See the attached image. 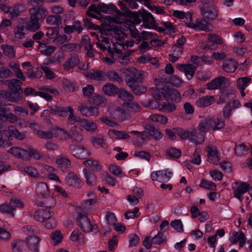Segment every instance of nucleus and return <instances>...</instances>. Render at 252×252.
Returning <instances> with one entry per match:
<instances>
[{
    "label": "nucleus",
    "mask_w": 252,
    "mask_h": 252,
    "mask_svg": "<svg viewBox=\"0 0 252 252\" xmlns=\"http://www.w3.org/2000/svg\"><path fill=\"white\" fill-rule=\"evenodd\" d=\"M123 106L127 111L133 112H137L141 110L140 105L135 102L124 103Z\"/></svg>",
    "instance_id": "44"
},
{
    "label": "nucleus",
    "mask_w": 252,
    "mask_h": 252,
    "mask_svg": "<svg viewBox=\"0 0 252 252\" xmlns=\"http://www.w3.org/2000/svg\"><path fill=\"white\" fill-rule=\"evenodd\" d=\"M77 223L78 225L85 232H90L94 231L97 233L98 231V228L96 224H92L88 217L80 213L77 218Z\"/></svg>",
    "instance_id": "5"
},
{
    "label": "nucleus",
    "mask_w": 252,
    "mask_h": 252,
    "mask_svg": "<svg viewBox=\"0 0 252 252\" xmlns=\"http://www.w3.org/2000/svg\"><path fill=\"white\" fill-rule=\"evenodd\" d=\"M207 21L203 19V20H197L195 24L191 23L188 25V27L192 29H199L202 30L206 31L210 27L209 25L207 23Z\"/></svg>",
    "instance_id": "36"
},
{
    "label": "nucleus",
    "mask_w": 252,
    "mask_h": 252,
    "mask_svg": "<svg viewBox=\"0 0 252 252\" xmlns=\"http://www.w3.org/2000/svg\"><path fill=\"white\" fill-rule=\"evenodd\" d=\"M29 13L32 14L38 20H44L48 15L49 12L44 7H32L29 9Z\"/></svg>",
    "instance_id": "13"
},
{
    "label": "nucleus",
    "mask_w": 252,
    "mask_h": 252,
    "mask_svg": "<svg viewBox=\"0 0 252 252\" xmlns=\"http://www.w3.org/2000/svg\"><path fill=\"white\" fill-rule=\"evenodd\" d=\"M208 40L211 42L217 44H221L223 42L221 37L217 34L213 33H209L208 34Z\"/></svg>",
    "instance_id": "61"
},
{
    "label": "nucleus",
    "mask_w": 252,
    "mask_h": 252,
    "mask_svg": "<svg viewBox=\"0 0 252 252\" xmlns=\"http://www.w3.org/2000/svg\"><path fill=\"white\" fill-rule=\"evenodd\" d=\"M157 37V35L156 33L152 32L143 31L140 34L138 43H139L142 40H147L149 39L156 40Z\"/></svg>",
    "instance_id": "46"
},
{
    "label": "nucleus",
    "mask_w": 252,
    "mask_h": 252,
    "mask_svg": "<svg viewBox=\"0 0 252 252\" xmlns=\"http://www.w3.org/2000/svg\"><path fill=\"white\" fill-rule=\"evenodd\" d=\"M51 238L55 244H58L62 241L63 236L59 230H56L52 233Z\"/></svg>",
    "instance_id": "63"
},
{
    "label": "nucleus",
    "mask_w": 252,
    "mask_h": 252,
    "mask_svg": "<svg viewBox=\"0 0 252 252\" xmlns=\"http://www.w3.org/2000/svg\"><path fill=\"white\" fill-rule=\"evenodd\" d=\"M80 60L78 55L75 54H72L70 58L65 61L63 64V68L65 71H69L70 69H72L75 66L79 64Z\"/></svg>",
    "instance_id": "21"
},
{
    "label": "nucleus",
    "mask_w": 252,
    "mask_h": 252,
    "mask_svg": "<svg viewBox=\"0 0 252 252\" xmlns=\"http://www.w3.org/2000/svg\"><path fill=\"white\" fill-rule=\"evenodd\" d=\"M92 142L94 145H98L104 149L107 148L106 141L103 137H93L92 139Z\"/></svg>",
    "instance_id": "60"
},
{
    "label": "nucleus",
    "mask_w": 252,
    "mask_h": 252,
    "mask_svg": "<svg viewBox=\"0 0 252 252\" xmlns=\"http://www.w3.org/2000/svg\"><path fill=\"white\" fill-rule=\"evenodd\" d=\"M69 150L74 157L79 159H86L90 155L89 152L83 146L71 145Z\"/></svg>",
    "instance_id": "9"
},
{
    "label": "nucleus",
    "mask_w": 252,
    "mask_h": 252,
    "mask_svg": "<svg viewBox=\"0 0 252 252\" xmlns=\"http://www.w3.org/2000/svg\"><path fill=\"white\" fill-rule=\"evenodd\" d=\"M141 17L142 20L144 23H149L152 25H154L156 23L155 18L149 12H144L142 13Z\"/></svg>",
    "instance_id": "52"
},
{
    "label": "nucleus",
    "mask_w": 252,
    "mask_h": 252,
    "mask_svg": "<svg viewBox=\"0 0 252 252\" xmlns=\"http://www.w3.org/2000/svg\"><path fill=\"white\" fill-rule=\"evenodd\" d=\"M228 79L224 77L220 76L212 80L206 84L207 88L213 90L224 88L226 86Z\"/></svg>",
    "instance_id": "10"
},
{
    "label": "nucleus",
    "mask_w": 252,
    "mask_h": 252,
    "mask_svg": "<svg viewBox=\"0 0 252 252\" xmlns=\"http://www.w3.org/2000/svg\"><path fill=\"white\" fill-rule=\"evenodd\" d=\"M167 82L168 81L166 77L155 79L156 84L158 88H153L151 89V94L155 99L161 100L162 98H164L162 94V90L161 89V88H163V87H162L161 85L165 86L164 84L167 83Z\"/></svg>",
    "instance_id": "7"
},
{
    "label": "nucleus",
    "mask_w": 252,
    "mask_h": 252,
    "mask_svg": "<svg viewBox=\"0 0 252 252\" xmlns=\"http://www.w3.org/2000/svg\"><path fill=\"white\" fill-rule=\"evenodd\" d=\"M230 240L234 244L239 242L240 246L242 247L245 243V235L243 232L233 231Z\"/></svg>",
    "instance_id": "32"
},
{
    "label": "nucleus",
    "mask_w": 252,
    "mask_h": 252,
    "mask_svg": "<svg viewBox=\"0 0 252 252\" xmlns=\"http://www.w3.org/2000/svg\"><path fill=\"white\" fill-rule=\"evenodd\" d=\"M102 91L106 95L114 96L117 94L119 89L112 83H107L103 86Z\"/></svg>",
    "instance_id": "31"
},
{
    "label": "nucleus",
    "mask_w": 252,
    "mask_h": 252,
    "mask_svg": "<svg viewBox=\"0 0 252 252\" xmlns=\"http://www.w3.org/2000/svg\"><path fill=\"white\" fill-rule=\"evenodd\" d=\"M101 178L102 181L105 182L111 186H114L115 185V179L107 172L102 173Z\"/></svg>",
    "instance_id": "58"
},
{
    "label": "nucleus",
    "mask_w": 252,
    "mask_h": 252,
    "mask_svg": "<svg viewBox=\"0 0 252 252\" xmlns=\"http://www.w3.org/2000/svg\"><path fill=\"white\" fill-rule=\"evenodd\" d=\"M206 151L207 153L208 161L210 163L216 165L218 164L220 159L217 148L212 145H209L207 147Z\"/></svg>",
    "instance_id": "14"
},
{
    "label": "nucleus",
    "mask_w": 252,
    "mask_h": 252,
    "mask_svg": "<svg viewBox=\"0 0 252 252\" xmlns=\"http://www.w3.org/2000/svg\"><path fill=\"white\" fill-rule=\"evenodd\" d=\"M224 126V121L222 119L208 117L200 121L197 128L199 132L205 133L211 129L214 131L219 130L222 128Z\"/></svg>",
    "instance_id": "3"
},
{
    "label": "nucleus",
    "mask_w": 252,
    "mask_h": 252,
    "mask_svg": "<svg viewBox=\"0 0 252 252\" xmlns=\"http://www.w3.org/2000/svg\"><path fill=\"white\" fill-rule=\"evenodd\" d=\"M160 40H152L150 42L143 41L140 45L139 49L141 53H144L151 48L150 45L153 44V43H155L158 45L160 46L162 44Z\"/></svg>",
    "instance_id": "39"
},
{
    "label": "nucleus",
    "mask_w": 252,
    "mask_h": 252,
    "mask_svg": "<svg viewBox=\"0 0 252 252\" xmlns=\"http://www.w3.org/2000/svg\"><path fill=\"white\" fill-rule=\"evenodd\" d=\"M118 96L122 100L125 101H132L133 99V96L130 93L125 90H121L118 91Z\"/></svg>",
    "instance_id": "45"
},
{
    "label": "nucleus",
    "mask_w": 252,
    "mask_h": 252,
    "mask_svg": "<svg viewBox=\"0 0 252 252\" xmlns=\"http://www.w3.org/2000/svg\"><path fill=\"white\" fill-rule=\"evenodd\" d=\"M79 125L88 132H94L97 128V125L94 122L86 119H82Z\"/></svg>",
    "instance_id": "29"
},
{
    "label": "nucleus",
    "mask_w": 252,
    "mask_h": 252,
    "mask_svg": "<svg viewBox=\"0 0 252 252\" xmlns=\"http://www.w3.org/2000/svg\"><path fill=\"white\" fill-rule=\"evenodd\" d=\"M166 240L165 237L164 236L162 233L158 232V234L155 235L152 239L153 244L156 245H160Z\"/></svg>",
    "instance_id": "62"
},
{
    "label": "nucleus",
    "mask_w": 252,
    "mask_h": 252,
    "mask_svg": "<svg viewBox=\"0 0 252 252\" xmlns=\"http://www.w3.org/2000/svg\"><path fill=\"white\" fill-rule=\"evenodd\" d=\"M251 79L247 77L239 78L237 80V86L239 89H245Z\"/></svg>",
    "instance_id": "57"
},
{
    "label": "nucleus",
    "mask_w": 252,
    "mask_h": 252,
    "mask_svg": "<svg viewBox=\"0 0 252 252\" xmlns=\"http://www.w3.org/2000/svg\"><path fill=\"white\" fill-rule=\"evenodd\" d=\"M112 82H117L118 84H122L124 82L122 77L115 70H109L107 71L105 76Z\"/></svg>",
    "instance_id": "35"
},
{
    "label": "nucleus",
    "mask_w": 252,
    "mask_h": 252,
    "mask_svg": "<svg viewBox=\"0 0 252 252\" xmlns=\"http://www.w3.org/2000/svg\"><path fill=\"white\" fill-rule=\"evenodd\" d=\"M36 134L40 138L52 139L54 137L53 128L48 131L38 130Z\"/></svg>",
    "instance_id": "49"
},
{
    "label": "nucleus",
    "mask_w": 252,
    "mask_h": 252,
    "mask_svg": "<svg viewBox=\"0 0 252 252\" xmlns=\"http://www.w3.org/2000/svg\"><path fill=\"white\" fill-rule=\"evenodd\" d=\"M51 113L53 115H57L60 117H66L67 111L66 107L54 106L51 109Z\"/></svg>",
    "instance_id": "43"
},
{
    "label": "nucleus",
    "mask_w": 252,
    "mask_h": 252,
    "mask_svg": "<svg viewBox=\"0 0 252 252\" xmlns=\"http://www.w3.org/2000/svg\"><path fill=\"white\" fill-rule=\"evenodd\" d=\"M159 110L164 113H171L176 110V105L173 103H164L159 105Z\"/></svg>",
    "instance_id": "48"
},
{
    "label": "nucleus",
    "mask_w": 252,
    "mask_h": 252,
    "mask_svg": "<svg viewBox=\"0 0 252 252\" xmlns=\"http://www.w3.org/2000/svg\"><path fill=\"white\" fill-rule=\"evenodd\" d=\"M84 75L92 80L96 81H105L106 80L105 72L100 70H90L85 72Z\"/></svg>",
    "instance_id": "15"
},
{
    "label": "nucleus",
    "mask_w": 252,
    "mask_h": 252,
    "mask_svg": "<svg viewBox=\"0 0 252 252\" xmlns=\"http://www.w3.org/2000/svg\"><path fill=\"white\" fill-rule=\"evenodd\" d=\"M6 84L11 91H14L18 94H22V90L21 87L22 82L17 79L8 80L6 81Z\"/></svg>",
    "instance_id": "26"
},
{
    "label": "nucleus",
    "mask_w": 252,
    "mask_h": 252,
    "mask_svg": "<svg viewBox=\"0 0 252 252\" xmlns=\"http://www.w3.org/2000/svg\"><path fill=\"white\" fill-rule=\"evenodd\" d=\"M26 26L23 25L18 24L14 28V34L15 38L18 39L24 38L25 36V30Z\"/></svg>",
    "instance_id": "41"
},
{
    "label": "nucleus",
    "mask_w": 252,
    "mask_h": 252,
    "mask_svg": "<svg viewBox=\"0 0 252 252\" xmlns=\"http://www.w3.org/2000/svg\"><path fill=\"white\" fill-rule=\"evenodd\" d=\"M53 214L54 212L51 211L49 208L39 209L35 211L33 214V218L38 221L44 222L46 220L50 219Z\"/></svg>",
    "instance_id": "12"
},
{
    "label": "nucleus",
    "mask_w": 252,
    "mask_h": 252,
    "mask_svg": "<svg viewBox=\"0 0 252 252\" xmlns=\"http://www.w3.org/2000/svg\"><path fill=\"white\" fill-rule=\"evenodd\" d=\"M56 163L63 171H66L67 168L71 165V161L66 157L60 155L56 159Z\"/></svg>",
    "instance_id": "27"
},
{
    "label": "nucleus",
    "mask_w": 252,
    "mask_h": 252,
    "mask_svg": "<svg viewBox=\"0 0 252 252\" xmlns=\"http://www.w3.org/2000/svg\"><path fill=\"white\" fill-rule=\"evenodd\" d=\"M161 89L162 90L163 97L166 100L170 99L176 102L180 101L181 99V95L176 90L165 86H164L163 88H161Z\"/></svg>",
    "instance_id": "8"
},
{
    "label": "nucleus",
    "mask_w": 252,
    "mask_h": 252,
    "mask_svg": "<svg viewBox=\"0 0 252 252\" xmlns=\"http://www.w3.org/2000/svg\"><path fill=\"white\" fill-rule=\"evenodd\" d=\"M248 149L244 143L236 144L235 148V153L238 156H242L245 154Z\"/></svg>",
    "instance_id": "59"
},
{
    "label": "nucleus",
    "mask_w": 252,
    "mask_h": 252,
    "mask_svg": "<svg viewBox=\"0 0 252 252\" xmlns=\"http://www.w3.org/2000/svg\"><path fill=\"white\" fill-rule=\"evenodd\" d=\"M118 32L119 31L116 27L105 26L102 28L101 30L100 35H96L97 41L96 42V45L97 47L102 51L107 50L108 52L109 49H112V47H111L109 38L102 36L101 34L113 35V34H118Z\"/></svg>",
    "instance_id": "4"
},
{
    "label": "nucleus",
    "mask_w": 252,
    "mask_h": 252,
    "mask_svg": "<svg viewBox=\"0 0 252 252\" xmlns=\"http://www.w3.org/2000/svg\"><path fill=\"white\" fill-rule=\"evenodd\" d=\"M199 186L201 188L209 190H215L217 188L214 183L204 179L201 180Z\"/></svg>",
    "instance_id": "53"
},
{
    "label": "nucleus",
    "mask_w": 252,
    "mask_h": 252,
    "mask_svg": "<svg viewBox=\"0 0 252 252\" xmlns=\"http://www.w3.org/2000/svg\"><path fill=\"white\" fill-rule=\"evenodd\" d=\"M159 182H166L168 181L172 176L171 171H167V170H159Z\"/></svg>",
    "instance_id": "54"
},
{
    "label": "nucleus",
    "mask_w": 252,
    "mask_h": 252,
    "mask_svg": "<svg viewBox=\"0 0 252 252\" xmlns=\"http://www.w3.org/2000/svg\"><path fill=\"white\" fill-rule=\"evenodd\" d=\"M27 10L26 4L22 2L15 3L11 6L10 16L11 17H16L24 12Z\"/></svg>",
    "instance_id": "20"
},
{
    "label": "nucleus",
    "mask_w": 252,
    "mask_h": 252,
    "mask_svg": "<svg viewBox=\"0 0 252 252\" xmlns=\"http://www.w3.org/2000/svg\"><path fill=\"white\" fill-rule=\"evenodd\" d=\"M85 176L86 179L87 184L92 186L94 185L96 182V177L95 175L91 172L88 171L87 169H84Z\"/></svg>",
    "instance_id": "42"
},
{
    "label": "nucleus",
    "mask_w": 252,
    "mask_h": 252,
    "mask_svg": "<svg viewBox=\"0 0 252 252\" xmlns=\"http://www.w3.org/2000/svg\"><path fill=\"white\" fill-rule=\"evenodd\" d=\"M37 195L41 197H46L49 195V191L47 185L44 183L37 184L36 188Z\"/></svg>",
    "instance_id": "30"
},
{
    "label": "nucleus",
    "mask_w": 252,
    "mask_h": 252,
    "mask_svg": "<svg viewBox=\"0 0 252 252\" xmlns=\"http://www.w3.org/2000/svg\"><path fill=\"white\" fill-rule=\"evenodd\" d=\"M71 39V37L69 38L66 34H61L56 35V38L53 40V42L56 45H63L65 42H68Z\"/></svg>",
    "instance_id": "47"
},
{
    "label": "nucleus",
    "mask_w": 252,
    "mask_h": 252,
    "mask_svg": "<svg viewBox=\"0 0 252 252\" xmlns=\"http://www.w3.org/2000/svg\"><path fill=\"white\" fill-rule=\"evenodd\" d=\"M12 247L13 252H28L27 245L24 241H17L13 242Z\"/></svg>",
    "instance_id": "34"
},
{
    "label": "nucleus",
    "mask_w": 252,
    "mask_h": 252,
    "mask_svg": "<svg viewBox=\"0 0 252 252\" xmlns=\"http://www.w3.org/2000/svg\"><path fill=\"white\" fill-rule=\"evenodd\" d=\"M3 54L9 58H13L15 57V51L13 46L7 44H3L1 46Z\"/></svg>",
    "instance_id": "50"
},
{
    "label": "nucleus",
    "mask_w": 252,
    "mask_h": 252,
    "mask_svg": "<svg viewBox=\"0 0 252 252\" xmlns=\"http://www.w3.org/2000/svg\"><path fill=\"white\" fill-rule=\"evenodd\" d=\"M222 68L226 72H233L237 68V63L232 59H226L223 62Z\"/></svg>",
    "instance_id": "24"
},
{
    "label": "nucleus",
    "mask_w": 252,
    "mask_h": 252,
    "mask_svg": "<svg viewBox=\"0 0 252 252\" xmlns=\"http://www.w3.org/2000/svg\"><path fill=\"white\" fill-rule=\"evenodd\" d=\"M54 137L61 140L66 141L70 138V134L65 130L59 128H53Z\"/></svg>",
    "instance_id": "28"
},
{
    "label": "nucleus",
    "mask_w": 252,
    "mask_h": 252,
    "mask_svg": "<svg viewBox=\"0 0 252 252\" xmlns=\"http://www.w3.org/2000/svg\"><path fill=\"white\" fill-rule=\"evenodd\" d=\"M234 95V91L232 90H224L220 95V98L218 101V104H221L226 102L229 100L231 96Z\"/></svg>",
    "instance_id": "40"
},
{
    "label": "nucleus",
    "mask_w": 252,
    "mask_h": 252,
    "mask_svg": "<svg viewBox=\"0 0 252 252\" xmlns=\"http://www.w3.org/2000/svg\"><path fill=\"white\" fill-rule=\"evenodd\" d=\"M21 94H18L14 91L8 92L7 99L12 102H18L22 99Z\"/></svg>",
    "instance_id": "51"
},
{
    "label": "nucleus",
    "mask_w": 252,
    "mask_h": 252,
    "mask_svg": "<svg viewBox=\"0 0 252 252\" xmlns=\"http://www.w3.org/2000/svg\"><path fill=\"white\" fill-rule=\"evenodd\" d=\"M27 245L28 251H32L34 252H39V242L40 241V238L36 235L33 236H29L27 238Z\"/></svg>",
    "instance_id": "16"
},
{
    "label": "nucleus",
    "mask_w": 252,
    "mask_h": 252,
    "mask_svg": "<svg viewBox=\"0 0 252 252\" xmlns=\"http://www.w3.org/2000/svg\"><path fill=\"white\" fill-rule=\"evenodd\" d=\"M215 101L213 96H205L198 98L196 101V105L200 108L206 107L211 105Z\"/></svg>",
    "instance_id": "25"
},
{
    "label": "nucleus",
    "mask_w": 252,
    "mask_h": 252,
    "mask_svg": "<svg viewBox=\"0 0 252 252\" xmlns=\"http://www.w3.org/2000/svg\"><path fill=\"white\" fill-rule=\"evenodd\" d=\"M66 110L69 113V115L67 119L66 123L68 125H73L77 123L79 124L82 120L80 117L74 115L73 109L70 106L66 107Z\"/></svg>",
    "instance_id": "33"
},
{
    "label": "nucleus",
    "mask_w": 252,
    "mask_h": 252,
    "mask_svg": "<svg viewBox=\"0 0 252 252\" xmlns=\"http://www.w3.org/2000/svg\"><path fill=\"white\" fill-rule=\"evenodd\" d=\"M129 74L125 76V82L134 93L140 95L147 91V88L140 86L138 83H142L146 77L145 72L134 67L126 68Z\"/></svg>",
    "instance_id": "2"
},
{
    "label": "nucleus",
    "mask_w": 252,
    "mask_h": 252,
    "mask_svg": "<svg viewBox=\"0 0 252 252\" xmlns=\"http://www.w3.org/2000/svg\"><path fill=\"white\" fill-rule=\"evenodd\" d=\"M177 68L181 71L184 72L188 80H191L194 75L196 67L191 64H179Z\"/></svg>",
    "instance_id": "17"
},
{
    "label": "nucleus",
    "mask_w": 252,
    "mask_h": 252,
    "mask_svg": "<svg viewBox=\"0 0 252 252\" xmlns=\"http://www.w3.org/2000/svg\"><path fill=\"white\" fill-rule=\"evenodd\" d=\"M202 132H198L197 129H192L189 131V139L196 144H201L204 140V135Z\"/></svg>",
    "instance_id": "22"
},
{
    "label": "nucleus",
    "mask_w": 252,
    "mask_h": 252,
    "mask_svg": "<svg viewBox=\"0 0 252 252\" xmlns=\"http://www.w3.org/2000/svg\"><path fill=\"white\" fill-rule=\"evenodd\" d=\"M66 183L70 186L79 188L83 185V182L78 178L77 174L73 172H69L65 178Z\"/></svg>",
    "instance_id": "18"
},
{
    "label": "nucleus",
    "mask_w": 252,
    "mask_h": 252,
    "mask_svg": "<svg viewBox=\"0 0 252 252\" xmlns=\"http://www.w3.org/2000/svg\"><path fill=\"white\" fill-rule=\"evenodd\" d=\"M147 132L149 136H152L155 140H160L162 137L161 132L155 126H149L146 127Z\"/></svg>",
    "instance_id": "37"
},
{
    "label": "nucleus",
    "mask_w": 252,
    "mask_h": 252,
    "mask_svg": "<svg viewBox=\"0 0 252 252\" xmlns=\"http://www.w3.org/2000/svg\"><path fill=\"white\" fill-rule=\"evenodd\" d=\"M25 26L26 30L31 32L38 31L40 27L39 20L31 14H29V20L26 22Z\"/></svg>",
    "instance_id": "19"
},
{
    "label": "nucleus",
    "mask_w": 252,
    "mask_h": 252,
    "mask_svg": "<svg viewBox=\"0 0 252 252\" xmlns=\"http://www.w3.org/2000/svg\"><path fill=\"white\" fill-rule=\"evenodd\" d=\"M166 155L171 158H178L181 155V152L175 148H170L167 150Z\"/></svg>",
    "instance_id": "56"
},
{
    "label": "nucleus",
    "mask_w": 252,
    "mask_h": 252,
    "mask_svg": "<svg viewBox=\"0 0 252 252\" xmlns=\"http://www.w3.org/2000/svg\"><path fill=\"white\" fill-rule=\"evenodd\" d=\"M78 110L83 116L89 117H96L98 115L99 113V110L97 107L88 106L85 104H82L80 105Z\"/></svg>",
    "instance_id": "11"
},
{
    "label": "nucleus",
    "mask_w": 252,
    "mask_h": 252,
    "mask_svg": "<svg viewBox=\"0 0 252 252\" xmlns=\"http://www.w3.org/2000/svg\"><path fill=\"white\" fill-rule=\"evenodd\" d=\"M232 188L233 189L234 196L241 201L243 199L242 196L248 191L249 188V184L245 182H242L237 188L235 189L233 187Z\"/></svg>",
    "instance_id": "23"
},
{
    "label": "nucleus",
    "mask_w": 252,
    "mask_h": 252,
    "mask_svg": "<svg viewBox=\"0 0 252 252\" xmlns=\"http://www.w3.org/2000/svg\"><path fill=\"white\" fill-rule=\"evenodd\" d=\"M200 10L203 19L207 21L214 20L219 14L218 7L213 5H204L201 7Z\"/></svg>",
    "instance_id": "6"
},
{
    "label": "nucleus",
    "mask_w": 252,
    "mask_h": 252,
    "mask_svg": "<svg viewBox=\"0 0 252 252\" xmlns=\"http://www.w3.org/2000/svg\"><path fill=\"white\" fill-rule=\"evenodd\" d=\"M111 133H113L118 139H126L129 138L130 136L125 131H119L115 129H111L109 131Z\"/></svg>",
    "instance_id": "55"
},
{
    "label": "nucleus",
    "mask_w": 252,
    "mask_h": 252,
    "mask_svg": "<svg viewBox=\"0 0 252 252\" xmlns=\"http://www.w3.org/2000/svg\"><path fill=\"white\" fill-rule=\"evenodd\" d=\"M90 37L87 35H84L81 39V44L85 50H92L93 45L90 43Z\"/></svg>",
    "instance_id": "64"
},
{
    "label": "nucleus",
    "mask_w": 252,
    "mask_h": 252,
    "mask_svg": "<svg viewBox=\"0 0 252 252\" xmlns=\"http://www.w3.org/2000/svg\"><path fill=\"white\" fill-rule=\"evenodd\" d=\"M83 163L94 172L99 171L101 169V165L96 160L90 159L84 161Z\"/></svg>",
    "instance_id": "38"
},
{
    "label": "nucleus",
    "mask_w": 252,
    "mask_h": 252,
    "mask_svg": "<svg viewBox=\"0 0 252 252\" xmlns=\"http://www.w3.org/2000/svg\"><path fill=\"white\" fill-rule=\"evenodd\" d=\"M123 38L121 37L118 41H113L112 49H109L108 56L103 58L102 60L108 64H113L116 61L123 65H126L130 62L129 56L134 50H126L122 42Z\"/></svg>",
    "instance_id": "1"
}]
</instances>
